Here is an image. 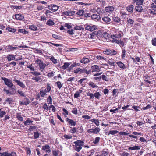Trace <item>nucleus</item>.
<instances>
[{"mask_svg":"<svg viewBox=\"0 0 156 156\" xmlns=\"http://www.w3.org/2000/svg\"><path fill=\"white\" fill-rule=\"evenodd\" d=\"M122 55H121L122 58V59L124 58L125 56H126V50L123 48H122Z\"/></svg>","mask_w":156,"mask_h":156,"instance_id":"a19ab883","label":"nucleus"},{"mask_svg":"<svg viewBox=\"0 0 156 156\" xmlns=\"http://www.w3.org/2000/svg\"><path fill=\"white\" fill-rule=\"evenodd\" d=\"M32 79L36 82H40L42 80V79L39 76L34 77L32 78Z\"/></svg>","mask_w":156,"mask_h":156,"instance_id":"473e14b6","label":"nucleus"},{"mask_svg":"<svg viewBox=\"0 0 156 156\" xmlns=\"http://www.w3.org/2000/svg\"><path fill=\"white\" fill-rule=\"evenodd\" d=\"M101 18L100 16L97 14H93L91 16V19L96 22L100 21Z\"/></svg>","mask_w":156,"mask_h":156,"instance_id":"f8f14e48","label":"nucleus"},{"mask_svg":"<svg viewBox=\"0 0 156 156\" xmlns=\"http://www.w3.org/2000/svg\"><path fill=\"white\" fill-rule=\"evenodd\" d=\"M151 9H149V12L152 15H156V5L153 3L151 5Z\"/></svg>","mask_w":156,"mask_h":156,"instance_id":"6e6552de","label":"nucleus"},{"mask_svg":"<svg viewBox=\"0 0 156 156\" xmlns=\"http://www.w3.org/2000/svg\"><path fill=\"white\" fill-rule=\"evenodd\" d=\"M102 79V80L104 81H108V79L107 76L105 75H102L101 76V79Z\"/></svg>","mask_w":156,"mask_h":156,"instance_id":"5fc2aeb1","label":"nucleus"},{"mask_svg":"<svg viewBox=\"0 0 156 156\" xmlns=\"http://www.w3.org/2000/svg\"><path fill=\"white\" fill-rule=\"evenodd\" d=\"M87 96H90L89 98L90 99H93L94 98V94L90 92L87 93Z\"/></svg>","mask_w":156,"mask_h":156,"instance_id":"c03bdc74","label":"nucleus"},{"mask_svg":"<svg viewBox=\"0 0 156 156\" xmlns=\"http://www.w3.org/2000/svg\"><path fill=\"white\" fill-rule=\"evenodd\" d=\"M116 34L112 35L111 36V38L113 39L112 41L114 42L115 40H118L120 38L122 37L121 34H122V32L121 31H117Z\"/></svg>","mask_w":156,"mask_h":156,"instance_id":"39448f33","label":"nucleus"},{"mask_svg":"<svg viewBox=\"0 0 156 156\" xmlns=\"http://www.w3.org/2000/svg\"><path fill=\"white\" fill-rule=\"evenodd\" d=\"M120 135H129V136L131 138L137 139H138L137 136L138 135H141V133L137 132H133L132 133V134L129 135V133H127L125 132H120L119 133Z\"/></svg>","mask_w":156,"mask_h":156,"instance_id":"f257e3e1","label":"nucleus"},{"mask_svg":"<svg viewBox=\"0 0 156 156\" xmlns=\"http://www.w3.org/2000/svg\"><path fill=\"white\" fill-rule=\"evenodd\" d=\"M13 80L14 81L16 82L17 83V84L20 86V87L23 88H24L25 87V84L23 82L21 81H20L15 79H14Z\"/></svg>","mask_w":156,"mask_h":156,"instance_id":"f3484780","label":"nucleus"},{"mask_svg":"<svg viewBox=\"0 0 156 156\" xmlns=\"http://www.w3.org/2000/svg\"><path fill=\"white\" fill-rule=\"evenodd\" d=\"M83 91L82 90L80 89L79 91H77L76 92L74 95V98H77L79 97L80 95V93L82 92Z\"/></svg>","mask_w":156,"mask_h":156,"instance_id":"c756f323","label":"nucleus"},{"mask_svg":"<svg viewBox=\"0 0 156 156\" xmlns=\"http://www.w3.org/2000/svg\"><path fill=\"white\" fill-rule=\"evenodd\" d=\"M84 13L83 9L79 10L76 13V15H78L80 16H82Z\"/></svg>","mask_w":156,"mask_h":156,"instance_id":"e433bc0d","label":"nucleus"},{"mask_svg":"<svg viewBox=\"0 0 156 156\" xmlns=\"http://www.w3.org/2000/svg\"><path fill=\"white\" fill-rule=\"evenodd\" d=\"M33 122V121L27 119L24 122V123L25 125L26 126L30 125V124L32 123Z\"/></svg>","mask_w":156,"mask_h":156,"instance_id":"864d4df0","label":"nucleus"},{"mask_svg":"<svg viewBox=\"0 0 156 156\" xmlns=\"http://www.w3.org/2000/svg\"><path fill=\"white\" fill-rule=\"evenodd\" d=\"M18 32L19 33H22L24 34H28V32L26 30L24 29H20L18 30Z\"/></svg>","mask_w":156,"mask_h":156,"instance_id":"de8ad7c7","label":"nucleus"},{"mask_svg":"<svg viewBox=\"0 0 156 156\" xmlns=\"http://www.w3.org/2000/svg\"><path fill=\"white\" fill-rule=\"evenodd\" d=\"M40 135V133L37 131L34 133V138L35 139L38 138Z\"/></svg>","mask_w":156,"mask_h":156,"instance_id":"58836bf2","label":"nucleus"},{"mask_svg":"<svg viewBox=\"0 0 156 156\" xmlns=\"http://www.w3.org/2000/svg\"><path fill=\"white\" fill-rule=\"evenodd\" d=\"M141 5H136L134 9L137 12H141L142 11L143 9Z\"/></svg>","mask_w":156,"mask_h":156,"instance_id":"cd10ccee","label":"nucleus"},{"mask_svg":"<svg viewBox=\"0 0 156 156\" xmlns=\"http://www.w3.org/2000/svg\"><path fill=\"white\" fill-rule=\"evenodd\" d=\"M1 79L4 81L5 84L8 87L12 88L14 86L12 80L10 79L3 77H1Z\"/></svg>","mask_w":156,"mask_h":156,"instance_id":"423d86ee","label":"nucleus"},{"mask_svg":"<svg viewBox=\"0 0 156 156\" xmlns=\"http://www.w3.org/2000/svg\"><path fill=\"white\" fill-rule=\"evenodd\" d=\"M35 62L39 66L40 70L41 71H42L44 70L46 66V64L43 62V61L41 60L39 58H37L35 60Z\"/></svg>","mask_w":156,"mask_h":156,"instance_id":"7ed1b4c3","label":"nucleus"},{"mask_svg":"<svg viewBox=\"0 0 156 156\" xmlns=\"http://www.w3.org/2000/svg\"><path fill=\"white\" fill-rule=\"evenodd\" d=\"M17 93L19 94L20 95L24 97H26L23 91L21 90H18L17 91Z\"/></svg>","mask_w":156,"mask_h":156,"instance_id":"0e129e2a","label":"nucleus"},{"mask_svg":"<svg viewBox=\"0 0 156 156\" xmlns=\"http://www.w3.org/2000/svg\"><path fill=\"white\" fill-rule=\"evenodd\" d=\"M66 120L69 125L72 126H76V122L73 120L70 119L68 118H67Z\"/></svg>","mask_w":156,"mask_h":156,"instance_id":"4468645a","label":"nucleus"},{"mask_svg":"<svg viewBox=\"0 0 156 156\" xmlns=\"http://www.w3.org/2000/svg\"><path fill=\"white\" fill-rule=\"evenodd\" d=\"M29 102L30 101L29 99L25 97L23 99H22L20 101V103L22 105H26L28 104Z\"/></svg>","mask_w":156,"mask_h":156,"instance_id":"9b49d317","label":"nucleus"},{"mask_svg":"<svg viewBox=\"0 0 156 156\" xmlns=\"http://www.w3.org/2000/svg\"><path fill=\"white\" fill-rule=\"evenodd\" d=\"M75 144L76 149L75 150L78 152H79L82 149V146H83L84 142L83 140H78L74 142Z\"/></svg>","mask_w":156,"mask_h":156,"instance_id":"f03ea898","label":"nucleus"},{"mask_svg":"<svg viewBox=\"0 0 156 156\" xmlns=\"http://www.w3.org/2000/svg\"><path fill=\"white\" fill-rule=\"evenodd\" d=\"M15 19L17 20H22L24 18V17L21 14H16L15 15Z\"/></svg>","mask_w":156,"mask_h":156,"instance_id":"bb28decb","label":"nucleus"},{"mask_svg":"<svg viewBox=\"0 0 156 156\" xmlns=\"http://www.w3.org/2000/svg\"><path fill=\"white\" fill-rule=\"evenodd\" d=\"M90 121L94 122L97 126H98L99 125V120L97 119H93L90 120Z\"/></svg>","mask_w":156,"mask_h":156,"instance_id":"f704fd0d","label":"nucleus"},{"mask_svg":"<svg viewBox=\"0 0 156 156\" xmlns=\"http://www.w3.org/2000/svg\"><path fill=\"white\" fill-rule=\"evenodd\" d=\"M103 10H102V9L101 7H98L96 10V12L99 15H101L103 13Z\"/></svg>","mask_w":156,"mask_h":156,"instance_id":"a18cd8bd","label":"nucleus"},{"mask_svg":"<svg viewBox=\"0 0 156 156\" xmlns=\"http://www.w3.org/2000/svg\"><path fill=\"white\" fill-rule=\"evenodd\" d=\"M101 18L102 20L103 21L102 22L104 23L108 24L110 23L111 20L110 18L108 16H104Z\"/></svg>","mask_w":156,"mask_h":156,"instance_id":"9d476101","label":"nucleus"},{"mask_svg":"<svg viewBox=\"0 0 156 156\" xmlns=\"http://www.w3.org/2000/svg\"><path fill=\"white\" fill-rule=\"evenodd\" d=\"M42 149L43 150L48 153H49L51 152L50 148L49 146L48 145H46L42 147Z\"/></svg>","mask_w":156,"mask_h":156,"instance_id":"aec40b11","label":"nucleus"},{"mask_svg":"<svg viewBox=\"0 0 156 156\" xmlns=\"http://www.w3.org/2000/svg\"><path fill=\"white\" fill-rule=\"evenodd\" d=\"M6 30L9 31L11 32H15L16 31V30L14 28H12L9 27L6 28Z\"/></svg>","mask_w":156,"mask_h":156,"instance_id":"bf43d9fd","label":"nucleus"},{"mask_svg":"<svg viewBox=\"0 0 156 156\" xmlns=\"http://www.w3.org/2000/svg\"><path fill=\"white\" fill-rule=\"evenodd\" d=\"M96 58L98 60H105L106 59V58H105L100 55H98L96 56Z\"/></svg>","mask_w":156,"mask_h":156,"instance_id":"09e8293b","label":"nucleus"},{"mask_svg":"<svg viewBox=\"0 0 156 156\" xmlns=\"http://www.w3.org/2000/svg\"><path fill=\"white\" fill-rule=\"evenodd\" d=\"M107 62L109 64L112 66L114 65V64L115 63L114 61L112 59H109V60H108Z\"/></svg>","mask_w":156,"mask_h":156,"instance_id":"13d9d810","label":"nucleus"},{"mask_svg":"<svg viewBox=\"0 0 156 156\" xmlns=\"http://www.w3.org/2000/svg\"><path fill=\"white\" fill-rule=\"evenodd\" d=\"M112 20L115 22L119 23L120 22L121 20L120 18L117 16H113L112 18Z\"/></svg>","mask_w":156,"mask_h":156,"instance_id":"c85d7f7f","label":"nucleus"},{"mask_svg":"<svg viewBox=\"0 0 156 156\" xmlns=\"http://www.w3.org/2000/svg\"><path fill=\"white\" fill-rule=\"evenodd\" d=\"M94 97L96 98H97L99 100L100 98V97L101 96V94L99 92H96L94 94Z\"/></svg>","mask_w":156,"mask_h":156,"instance_id":"49530a36","label":"nucleus"},{"mask_svg":"<svg viewBox=\"0 0 156 156\" xmlns=\"http://www.w3.org/2000/svg\"><path fill=\"white\" fill-rule=\"evenodd\" d=\"M150 76L148 75H144L143 76V78L144 81L146 82L149 83V84H151L152 83L149 80L150 79Z\"/></svg>","mask_w":156,"mask_h":156,"instance_id":"a211bd4d","label":"nucleus"},{"mask_svg":"<svg viewBox=\"0 0 156 156\" xmlns=\"http://www.w3.org/2000/svg\"><path fill=\"white\" fill-rule=\"evenodd\" d=\"M118 92L117 90L116 89H114L112 91V95L113 96H117Z\"/></svg>","mask_w":156,"mask_h":156,"instance_id":"69168bd1","label":"nucleus"},{"mask_svg":"<svg viewBox=\"0 0 156 156\" xmlns=\"http://www.w3.org/2000/svg\"><path fill=\"white\" fill-rule=\"evenodd\" d=\"M134 9V6L132 5L128 6L127 8V10L130 12H132Z\"/></svg>","mask_w":156,"mask_h":156,"instance_id":"c9c22d12","label":"nucleus"},{"mask_svg":"<svg viewBox=\"0 0 156 156\" xmlns=\"http://www.w3.org/2000/svg\"><path fill=\"white\" fill-rule=\"evenodd\" d=\"M91 69L92 70V72H99L100 71V69L98 66L97 65H94L92 66Z\"/></svg>","mask_w":156,"mask_h":156,"instance_id":"5701e85b","label":"nucleus"},{"mask_svg":"<svg viewBox=\"0 0 156 156\" xmlns=\"http://www.w3.org/2000/svg\"><path fill=\"white\" fill-rule=\"evenodd\" d=\"M51 89V87L50 86V84H47L46 88L45 89V90L46 92H49L50 91Z\"/></svg>","mask_w":156,"mask_h":156,"instance_id":"052dcab7","label":"nucleus"},{"mask_svg":"<svg viewBox=\"0 0 156 156\" xmlns=\"http://www.w3.org/2000/svg\"><path fill=\"white\" fill-rule=\"evenodd\" d=\"M46 24L49 26H52L54 24V23L52 20H49L47 21Z\"/></svg>","mask_w":156,"mask_h":156,"instance_id":"8fccbe9b","label":"nucleus"},{"mask_svg":"<svg viewBox=\"0 0 156 156\" xmlns=\"http://www.w3.org/2000/svg\"><path fill=\"white\" fill-rule=\"evenodd\" d=\"M140 148V146H135L133 147H129L128 149L131 150H139Z\"/></svg>","mask_w":156,"mask_h":156,"instance_id":"4c0bfd02","label":"nucleus"},{"mask_svg":"<svg viewBox=\"0 0 156 156\" xmlns=\"http://www.w3.org/2000/svg\"><path fill=\"white\" fill-rule=\"evenodd\" d=\"M115 8L112 6H108L105 8V11L108 13H112L115 10Z\"/></svg>","mask_w":156,"mask_h":156,"instance_id":"ddd939ff","label":"nucleus"},{"mask_svg":"<svg viewBox=\"0 0 156 156\" xmlns=\"http://www.w3.org/2000/svg\"><path fill=\"white\" fill-rule=\"evenodd\" d=\"M102 35L103 37L106 40L107 39H108L110 36L109 34L106 32H104Z\"/></svg>","mask_w":156,"mask_h":156,"instance_id":"ea45409f","label":"nucleus"},{"mask_svg":"<svg viewBox=\"0 0 156 156\" xmlns=\"http://www.w3.org/2000/svg\"><path fill=\"white\" fill-rule=\"evenodd\" d=\"M70 65V63L68 62H65L64 63V65L62 66V68L63 69H66L68 68L69 66Z\"/></svg>","mask_w":156,"mask_h":156,"instance_id":"37998d69","label":"nucleus"},{"mask_svg":"<svg viewBox=\"0 0 156 156\" xmlns=\"http://www.w3.org/2000/svg\"><path fill=\"white\" fill-rule=\"evenodd\" d=\"M127 26L130 27L133 26L134 22V21L133 20L130 18H127Z\"/></svg>","mask_w":156,"mask_h":156,"instance_id":"b1692460","label":"nucleus"},{"mask_svg":"<svg viewBox=\"0 0 156 156\" xmlns=\"http://www.w3.org/2000/svg\"><path fill=\"white\" fill-rule=\"evenodd\" d=\"M49 9L55 12L58 9V7L55 5H51L48 6Z\"/></svg>","mask_w":156,"mask_h":156,"instance_id":"dca6fc26","label":"nucleus"},{"mask_svg":"<svg viewBox=\"0 0 156 156\" xmlns=\"http://www.w3.org/2000/svg\"><path fill=\"white\" fill-rule=\"evenodd\" d=\"M88 84L89 86L91 87L92 88H97L98 86L96 84L94 83L92 81L89 82Z\"/></svg>","mask_w":156,"mask_h":156,"instance_id":"2f4dec72","label":"nucleus"},{"mask_svg":"<svg viewBox=\"0 0 156 156\" xmlns=\"http://www.w3.org/2000/svg\"><path fill=\"white\" fill-rule=\"evenodd\" d=\"M0 156H17L15 152H12L10 153L6 151L2 153H0Z\"/></svg>","mask_w":156,"mask_h":156,"instance_id":"1a4fd4ad","label":"nucleus"},{"mask_svg":"<svg viewBox=\"0 0 156 156\" xmlns=\"http://www.w3.org/2000/svg\"><path fill=\"white\" fill-rule=\"evenodd\" d=\"M152 44L154 46H156V38H154L151 40Z\"/></svg>","mask_w":156,"mask_h":156,"instance_id":"774afa93","label":"nucleus"},{"mask_svg":"<svg viewBox=\"0 0 156 156\" xmlns=\"http://www.w3.org/2000/svg\"><path fill=\"white\" fill-rule=\"evenodd\" d=\"M100 129L99 127H96L94 129H93V133L94 134H98L100 131Z\"/></svg>","mask_w":156,"mask_h":156,"instance_id":"79ce46f5","label":"nucleus"},{"mask_svg":"<svg viewBox=\"0 0 156 156\" xmlns=\"http://www.w3.org/2000/svg\"><path fill=\"white\" fill-rule=\"evenodd\" d=\"M119 67L122 70H125L126 69L125 65L122 62L119 61L116 63Z\"/></svg>","mask_w":156,"mask_h":156,"instance_id":"412c9836","label":"nucleus"},{"mask_svg":"<svg viewBox=\"0 0 156 156\" xmlns=\"http://www.w3.org/2000/svg\"><path fill=\"white\" fill-rule=\"evenodd\" d=\"M75 30H84V28L82 26H76L74 28Z\"/></svg>","mask_w":156,"mask_h":156,"instance_id":"603ef678","label":"nucleus"},{"mask_svg":"<svg viewBox=\"0 0 156 156\" xmlns=\"http://www.w3.org/2000/svg\"><path fill=\"white\" fill-rule=\"evenodd\" d=\"M115 42L119 45L121 47H123L124 46V43L123 41H121V40H114V42Z\"/></svg>","mask_w":156,"mask_h":156,"instance_id":"a878e982","label":"nucleus"},{"mask_svg":"<svg viewBox=\"0 0 156 156\" xmlns=\"http://www.w3.org/2000/svg\"><path fill=\"white\" fill-rule=\"evenodd\" d=\"M80 62L82 63L86 64L90 62V60L88 58L83 57L80 60Z\"/></svg>","mask_w":156,"mask_h":156,"instance_id":"4be33fe9","label":"nucleus"},{"mask_svg":"<svg viewBox=\"0 0 156 156\" xmlns=\"http://www.w3.org/2000/svg\"><path fill=\"white\" fill-rule=\"evenodd\" d=\"M118 131L117 130H112L108 132H107L106 134L108 135H109L110 134L112 135H114L116 134L117 133H118Z\"/></svg>","mask_w":156,"mask_h":156,"instance_id":"7c9ffc66","label":"nucleus"},{"mask_svg":"<svg viewBox=\"0 0 156 156\" xmlns=\"http://www.w3.org/2000/svg\"><path fill=\"white\" fill-rule=\"evenodd\" d=\"M16 55L13 54H9L6 58L8 61H10L15 59Z\"/></svg>","mask_w":156,"mask_h":156,"instance_id":"393cba45","label":"nucleus"},{"mask_svg":"<svg viewBox=\"0 0 156 156\" xmlns=\"http://www.w3.org/2000/svg\"><path fill=\"white\" fill-rule=\"evenodd\" d=\"M133 4H136V5H142L144 0H132Z\"/></svg>","mask_w":156,"mask_h":156,"instance_id":"6ab92c4d","label":"nucleus"},{"mask_svg":"<svg viewBox=\"0 0 156 156\" xmlns=\"http://www.w3.org/2000/svg\"><path fill=\"white\" fill-rule=\"evenodd\" d=\"M100 140V138L99 137L97 136L95 138V140H93V143L95 144H97L99 142Z\"/></svg>","mask_w":156,"mask_h":156,"instance_id":"6e6d98bb","label":"nucleus"},{"mask_svg":"<svg viewBox=\"0 0 156 156\" xmlns=\"http://www.w3.org/2000/svg\"><path fill=\"white\" fill-rule=\"evenodd\" d=\"M84 74H86L87 75L90 74L91 71L90 70H87L86 68H84Z\"/></svg>","mask_w":156,"mask_h":156,"instance_id":"e2e57ef3","label":"nucleus"},{"mask_svg":"<svg viewBox=\"0 0 156 156\" xmlns=\"http://www.w3.org/2000/svg\"><path fill=\"white\" fill-rule=\"evenodd\" d=\"M84 26L86 30H88L90 31H93L97 29V26L91 24H86Z\"/></svg>","mask_w":156,"mask_h":156,"instance_id":"20e7f679","label":"nucleus"},{"mask_svg":"<svg viewBox=\"0 0 156 156\" xmlns=\"http://www.w3.org/2000/svg\"><path fill=\"white\" fill-rule=\"evenodd\" d=\"M7 48L8 49H9L10 50H16L18 48L17 47H13L11 45H9L8 46Z\"/></svg>","mask_w":156,"mask_h":156,"instance_id":"3c124183","label":"nucleus"},{"mask_svg":"<svg viewBox=\"0 0 156 156\" xmlns=\"http://www.w3.org/2000/svg\"><path fill=\"white\" fill-rule=\"evenodd\" d=\"M31 73L35 76H38L41 75V73L39 72L34 71L31 72Z\"/></svg>","mask_w":156,"mask_h":156,"instance_id":"680f3d73","label":"nucleus"},{"mask_svg":"<svg viewBox=\"0 0 156 156\" xmlns=\"http://www.w3.org/2000/svg\"><path fill=\"white\" fill-rule=\"evenodd\" d=\"M105 53L109 55H115L117 54L116 51L113 49H106L104 51Z\"/></svg>","mask_w":156,"mask_h":156,"instance_id":"0eeeda50","label":"nucleus"},{"mask_svg":"<svg viewBox=\"0 0 156 156\" xmlns=\"http://www.w3.org/2000/svg\"><path fill=\"white\" fill-rule=\"evenodd\" d=\"M76 11H65L63 12V14L67 16H71L75 14Z\"/></svg>","mask_w":156,"mask_h":156,"instance_id":"2eb2a0df","label":"nucleus"},{"mask_svg":"<svg viewBox=\"0 0 156 156\" xmlns=\"http://www.w3.org/2000/svg\"><path fill=\"white\" fill-rule=\"evenodd\" d=\"M29 28L33 31H36L37 29V27L34 25H29Z\"/></svg>","mask_w":156,"mask_h":156,"instance_id":"72a5a7b5","label":"nucleus"},{"mask_svg":"<svg viewBox=\"0 0 156 156\" xmlns=\"http://www.w3.org/2000/svg\"><path fill=\"white\" fill-rule=\"evenodd\" d=\"M134 110V111L136 112H137L139 111V109H141V108L139 106H132V107Z\"/></svg>","mask_w":156,"mask_h":156,"instance_id":"4d7b16f0","label":"nucleus"},{"mask_svg":"<svg viewBox=\"0 0 156 156\" xmlns=\"http://www.w3.org/2000/svg\"><path fill=\"white\" fill-rule=\"evenodd\" d=\"M46 93L45 90L41 91L40 92L41 96L42 97H44Z\"/></svg>","mask_w":156,"mask_h":156,"instance_id":"338daca9","label":"nucleus"}]
</instances>
